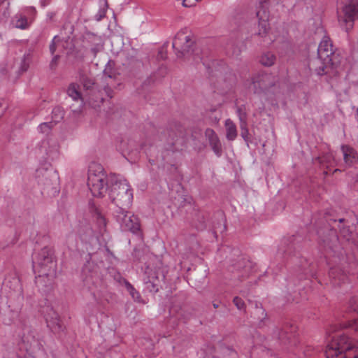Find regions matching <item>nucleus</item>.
Segmentation results:
<instances>
[{"label":"nucleus","mask_w":358,"mask_h":358,"mask_svg":"<svg viewBox=\"0 0 358 358\" xmlns=\"http://www.w3.org/2000/svg\"><path fill=\"white\" fill-rule=\"evenodd\" d=\"M327 358H358V341L345 332H338L327 343Z\"/></svg>","instance_id":"obj_1"},{"label":"nucleus","mask_w":358,"mask_h":358,"mask_svg":"<svg viewBox=\"0 0 358 358\" xmlns=\"http://www.w3.org/2000/svg\"><path fill=\"white\" fill-rule=\"evenodd\" d=\"M110 189L109 196L117 206L116 210L129 208L133 201V192L131 186L125 179L118 175L110 174Z\"/></svg>","instance_id":"obj_2"},{"label":"nucleus","mask_w":358,"mask_h":358,"mask_svg":"<svg viewBox=\"0 0 358 358\" xmlns=\"http://www.w3.org/2000/svg\"><path fill=\"white\" fill-rule=\"evenodd\" d=\"M110 186V175L108 176L103 167L92 162L88 169L87 186L94 197H103Z\"/></svg>","instance_id":"obj_3"},{"label":"nucleus","mask_w":358,"mask_h":358,"mask_svg":"<svg viewBox=\"0 0 358 358\" xmlns=\"http://www.w3.org/2000/svg\"><path fill=\"white\" fill-rule=\"evenodd\" d=\"M318 58L313 62L321 63L315 71L318 75L327 73V69L336 67L341 63L339 55L335 51L331 40L329 36H324L317 48Z\"/></svg>","instance_id":"obj_4"},{"label":"nucleus","mask_w":358,"mask_h":358,"mask_svg":"<svg viewBox=\"0 0 358 358\" xmlns=\"http://www.w3.org/2000/svg\"><path fill=\"white\" fill-rule=\"evenodd\" d=\"M33 268L38 273L36 282L41 286L42 281L51 274H55L56 264L54 262V251L50 247L43 248L33 257Z\"/></svg>","instance_id":"obj_5"},{"label":"nucleus","mask_w":358,"mask_h":358,"mask_svg":"<svg viewBox=\"0 0 358 358\" xmlns=\"http://www.w3.org/2000/svg\"><path fill=\"white\" fill-rule=\"evenodd\" d=\"M251 79L254 93L258 94H266L273 92L279 83L277 76L266 72L256 73Z\"/></svg>","instance_id":"obj_6"},{"label":"nucleus","mask_w":358,"mask_h":358,"mask_svg":"<svg viewBox=\"0 0 358 358\" xmlns=\"http://www.w3.org/2000/svg\"><path fill=\"white\" fill-rule=\"evenodd\" d=\"M185 136L184 127L180 123L172 122L164 131L162 138L169 145L167 149L174 152L178 150V148H176L178 144L182 145L184 143Z\"/></svg>","instance_id":"obj_7"},{"label":"nucleus","mask_w":358,"mask_h":358,"mask_svg":"<svg viewBox=\"0 0 358 358\" xmlns=\"http://www.w3.org/2000/svg\"><path fill=\"white\" fill-rule=\"evenodd\" d=\"M194 44L192 36L187 34V30L182 29L178 31L172 43L173 48L175 50L178 57H182L188 54Z\"/></svg>","instance_id":"obj_8"},{"label":"nucleus","mask_w":358,"mask_h":358,"mask_svg":"<svg viewBox=\"0 0 358 358\" xmlns=\"http://www.w3.org/2000/svg\"><path fill=\"white\" fill-rule=\"evenodd\" d=\"M124 208L123 210H115V217L120 222L121 228L124 231H129L134 234L140 232L141 224L137 216Z\"/></svg>","instance_id":"obj_9"},{"label":"nucleus","mask_w":358,"mask_h":358,"mask_svg":"<svg viewBox=\"0 0 358 358\" xmlns=\"http://www.w3.org/2000/svg\"><path fill=\"white\" fill-rule=\"evenodd\" d=\"M344 15L339 20L345 31L349 32L354 27L355 17L358 14V0H350L343 8Z\"/></svg>","instance_id":"obj_10"},{"label":"nucleus","mask_w":358,"mask_h":358,"mask_svg":"<svg viewBox=\"0 0 358 358\" xmlns=\"http://www.w3.org/2000/svg\"><path fill=\"white\" fill-rule=\"evenodd\" d=\"M22 346L27 352H34L43 348L38 334L35 329L26 328L22 337Z\"/></svg>","instance_id":"obj_11"},{"label":"nucleus","mask_w":358,"mask_h":358,"mask_svg":"<svg viewBox=\"0 0 358 358\" xmlns=\"http://www.w3.org/2000/svg\"><path fill=\"white\" fill-rule=\"evenodd\" d=\"M146 278L144 279L145 283L148 285V288L152 292H157L159 289V282L165 279V275L159 270H153L146 268Z\"/></svg>","instance_id":"obj_12"},{"label":"nucleus","mask_w":358,"mask_h":358,"mask_svg":"<svg viewBox=\"0 0 358 358\" xmlns=\"http://www.w3.org/2000/svg\"><path fill=\"white\" fill-rule=\"evenodd\" d=\"M297 332V327L292 322H286L283 324L281 329H277L274 333L282 342L286 343V341H290L295 338Z\"/></svg>","instance_id":"obj_13"},{"label":"nucleus","mask_w":358,"mask_h":358,"mask_svg":"<svg viewBox=\"0 0 358 358\" xmlns=\"http://www.w3.org/2000/svg\"><path fill=\"white\" fill-rule=\"evenodd\" d=\"M44 317L45 319L47 326L52 330V331L58 332L62 330V324L59 315L52 308L47 307Z\"/></svg>","instance_id":"obj_14"},{"label":"nucleus","mask_w":358,"mask_h":358,"mask_svg":"<svg viewBox=\"0 0 358 358\" xmlns=\"http://www.w3.org/2000/svg\"><path fill=\"white\" fill-rule=\"evenodd\" d=\"M329 275L334 286H341L348 281L347 274L338 266L331 267Z\"/></svg>","instance_id":"obj_15"},{"label":"nucleus","mask_w":358,"mask_h":358,"mask_svg":"<svg viewBox=\"0 0 358 358\" xmlns=\"http://www.w3.org/2000/svg\"><path fill=\"white\" fill-rule=\"evenodd\" d=\"M329 238L322 240L323 248L327 253L334 252L335 248L338 243V238L336 230L331 229L329 234Z\"/></svg>","instance_id":"obj_16"},{"label":"nucleus","mask_w":358,"mask_h":358,"mask_svg":"<svg viewBox=\"0 0 358 358\" xmlns=\"http://www.w3.org/2000/svg\"><path fill=\"white\" fill-rule=\"evenodd\" d=\"M341 150L346 164L351 166L358 161V155L356 150L349 145H342Z\"/></svg>","instance_id":"obj_17"},{"label":"nucleus","mask_w":358,"mask_h":358,"mask_svg":"<svg viewBox=\"0 0 358 358\" xmlns=\"http://www.w3.org/2000/svg\"><path fill=\"white\" fill-rule=\"evenodd\" d=\"M206 215L204 213L200 210H194L193 217L192 220V225L198 230H202L205 229Z\"/></svg>","instance_id":"obj_18"},{"label":"nucleus","mask_w":358,"mask_h":358,"mask_svg":"<svg viewBox=\"0 0 358 358\" xmlns=\"http://www.w3.org/2000/svg\"><path fill=\"white\" fill-rule=\"evenodd\" d=\"M315 163H318L326 168L335 165V159L332 152H327L315 159Z\"/></svg>","instance_id":"obj_19"},{"label":"nucleus","mask_w":358,"mask_h":358,"mask_svg":"<svg viewBox=\"0 0 358 358\" xmlns=\"http://www.w3.org/2000/svg\"><path fill=\"white\" fill-rule=\"evenodd\" d=\"M118 281L120 282H122L124 284L127 290L129 292V294L131 295V296L135 301H137V302L141 301V294L139 293V292H138L134 288V287L127 279L120 276Z\"/></svg>","instance_id":"obj_20"},{"label":"nucleus","mask_w":358,"mask_h":358,"mask_svg":"<svg viewBox=\"0 0 358 358\" xmlns=\"http://www.w3.org/2000/svg\"><path fill=\"white\" fill-rule=\"evenodd\" d=\"M226 137L229 141H234L237 137L236 126L231 119L225 121Z\"/></svg>","instance_id":"obj_21"},{"label":"nucleus","mask_w":358,"mask_h":358,"mask_svg":"<svg viewBox=\"0 0 358 358\" xmlns=\"http://www.w3.org/2000/svg\"><path fill=\"white\" fill-rule=\"evenodd\" d=\"M64 116V110L60 106H55L51 113L52 122L55 124L61 122Z\"/></svg>","instance_id":"obj_22"},{"label":"nucleus","mask_w":358,"mask_h":358,"mask_svg":"<svg viewBox=\"0 0 358 358\" xmlns=\"http://www.w3.org/2000/svg\"><path fill=\"white\" fill-rule=\"evenodd\" d=\"M275 59L276 57L273 53L267 52L262 55L260 62L265 66H271L275 64Z\"/></svg>","instance_id":"obj_23"},{"label":"nucleus","mask_w":358,"mask_h":358,"mask_svg":"<svg viewBox=\"0 0 358 358\" xmlns=\"http://www.w3.org/2000/svg\"><path fill=\"white\" fill-rule=\"evenodd\" d=\"M3 287H8L11 291L15 292L20 289V280L17 278H13L12 280L5 279L3 283Z\"/></svg>","instance_id":"obj_24"},{"label":"nucleus","mask_w":358,"mask_h":358,"mask_svg":"<svg viewBox=\"0 0 358 358\" xmlns=\"http://www.w3.org/2000/svg\"><path fill=\"white\" fill-rule=\"evenodd\" d=\"M103 73L106 76L110 78H115L117 76V72L115 69V62L112 60H109L103 70Z\"/></svg>","instance_id":"obj_25"},{"label":"nucleus","mask_w":358,"mask_h":358,"mask_svg":"<svg viewBox=\"0 0 358 358\" xmlns=\"http://www.w3.org/2000/svg\"><path fill=\"white\" fill-rule=\"evenodd\" d=\"M14 25L16 28L21 29H26L29 27L27 17L22 15L15 16Z\"/></svg>","instance_id":"obj_26"},{"label":"nucleus","mask_w":358,"mask_h":358,"mask_svg":"<svg viewBox=\"0 0 358 358\" xmlns=\"http://www.w3.org/2000/svg\"><path fill=\"white\" fill-rule=\"evenodd\" d=\"M79 85L75 83H72L69 85L67 93L69 96L73 98V100H78L81 98V93L79 90Z\"/></svg>","instance_id":"obj_27"},{"label":"nucleus","mask_w":358,"mask_h":358,"mask_svg":"<svg viewBox=\"0 0 358 358\" xmlns=\"http://www.w3.org/2000/svg\"><path fill=\"white\" fill-rule=\"evenodd\" d=\"M54 275H55V274H51L48 277L45 278V280L42 281L43 285H41V286H39L36 283V281H35V283L39 289L45 292L48 291L52 287Z\"/></svg>","instance_id":"obj_28"},{"label":"nucleus","mask_w":358,"mask_h":358,"mask_svg":"<svg viewBox=\"0 0 358 358\" xmlns=\"http://www.w3.org/2000/svg\"><path fill=\"white\" fill-rule=\"evenodd\" d=\"M236 113L238 117L240 124L248 123V115L245 106H237Z\"/></svg>","instance_id":"obj_29"},{"label":"nucleus","mask_w":358,"mask_h":358,"mask_svg":"<svg viewBox=\"0 0 358 358\" xmlns=\"http://www.w3.org/2000/svg\"><path fill=\"white\" fill-rule=\"evenodd\" d=\"M55 124L53 122H47L40 124L38 127V129L41 133L48 134L50 132L52 129L55 127Z\"/></svg>","instance_id":"obj_30"},{"label":"nucleus","mask_w":358,"mask_h":358,"mask_svg":"<svg viewBox=\"0 0 358 358\" xmlns=\"http://www.w3.org/2000/svg\"><path fill=\"white\" fill-rule=\"evenodd\" d=\"M341 234L345 238H346L348 241H352L355 245H358V241H357L355 237L354 234L352 232L349 231L348 229L343 228L341 229Z\"/></svg>","instance_id":"obj_31"},{"label":"nucleus","mask_w":358,"mask_h":358,"mask_svg":"<svg viewBox=\"0 0 358 358\" xmlns=\"http://www.w3.org/2000/svg\"><path fill=\"white\" fill-rule=\"evenodd\" d=\"M241 129V136L243 138V140L248 144L250 141V133L248 128V123L246 124H240Z\"/></svg>","instance_id":"obj_32"},{"label":"nucleus","mask_w":358,"mask_h":358,"mask_svg":"<svg viewBox=\"0 0 358 358\" xmlns=\"http://www.w3.org/2000/svg\"><path fill=\"white\" fill-rule=\"evenodd\" d=\"M343 328H352L355 331H358V319L354 318L342 324Z\"/></svg>","instance_id":"obj_33"},{"label":"nucleus","mask_w":358,"mask_h":358,"mask_svg":"<svg viewBox=\"0 0 358 358\" xmlns=\"http://www.w3.org/2000/svg\"><path fill=\"white\" fill-rule=\"evenodd\" d=\"M212 147L213 150L217 155H220L221 152V145L219 138L210 139L209 142Z\"/></svg>","instance_id":"obj_34"},{"label":"nucleus","mask_w":358,"mask_h":358,"mask_svg":"<svg viewBox=\"0 0 358 358\" xmlns=\"http://www.w3.org/2000/svg\"><path fill=\"white\" fill-rule=\"evenodd\" d=\"M29 68V59L27 56H24L20 64L19 71L20 73L26 72Z\"/></svg>","instance_id":"obj_35"},{"label":"nucleus","mask_w":358,"mask_h":358,"mask_svg":"<svg viewBox=\"0 0 358 358\" xmlns=\"http://www.w3.org/2000/svg\"><path fill=\"white\" fill-rule=\"evenodd\" d=\"M233 303L236 306V308L240 310H245L246 308V305L244 301L239 296H235L233 299Z\"/></svg>","instance_id":"obj_36"},{"label":"nucleus","mask_w":358,"mask_h":358,"mask_svg":"<svg viewBox=\"0 0 358 358\" xmlns=\"http://www.w3.org/2000/svg\"><path fill=\"white\" fill-rule=\"evenodd\" d=\"M205 134L208 138L209 142L210 141V139H215L218 138L215 131L212 129H207Z\"/></svg>","instance_id":"obj_37"},{"label":"nucleus","mask_w":358,"mask_h":358,"mask_svg":"<svg viewBox=\"0 0 358 358\" xmlns=\"http://www.w3.org/2000/svg\"><path fill=\"white\" fill-rule=\"evenodd\" d=\"M106 8H101L99 10L98 13L96 15V20H98V21L101 20L106 16Z\"/></svg>","instance_id":"obj_38"},{"label":"nucleus","mask_w":358,"mask_h":358,"mask_svg":"<svg viewBox=\"0 0 358 358\" xmlns=\"http://www.w3.org/2000/svg\"><path fill=\"white\" fill-rule=\"evenodd\" d=\"M59 56L58 55H55L54 56V57L52 58L51 62H50V68L52 69H55L57 64V61L59 59Z\"/></svg>","instance_id":"obj_39"},{"label":"nucleus","mask_w":358,"mask_h":358,"mask_svg":"<svg viewBox=\"0 0 358 358\" xmlns=\"http://www.w3.org/2000/svg\"><path fill=\"white\" fill-rule=\"evenodd\" d=\"M104 91L108 96L112 98L113 96V91L109 86H106L104 87Z\"/></svg>","instance_id":"obj_40"},{"label":"nucleus","mask_w":358,"mask_h":358,"mask_svg":"<svg viewBox=\"0 0 358 358\" xmlns=\"http://www.w3.org/2000/svg\"><path fill=\"white\" fill-rule=\"evenodd\" d=\"M57 36H55L52 43H50V51L51 52L52 55H54L55 50H56V46H55V40L56 39Z\"/></svg>","instance_id":"obj_41"},{"label":"nucleus","mask_w":358,"mask_h":358,"mask_svg":"<svg viewBox=\"0 0 358 358\" xmlns=\"http://www.w3.org/2000/svg\"><path fill=\"white\" fill-rule=\"evenodd\" d=\"M244 264H245V260L243 259H241L238 260L237 264H234L233 266L234 267V268L236 270H239Z\"/></svg>","instance_id":"obj_42"},{"label":"nucleus","mask_w":358,"mask_h":358,"mask_svg":"<svg viewBox=\"0 0 358 358\" xmlns=\"http://www.w3.org/2000/svg\"><path fill=\"white\" fill-rule=\"evenodd\" d=\"M34 352H27V354L22 357H20V358H36L32 354Z\"/></svg>","instance_id":"obj_43"},{"label":"nucleus","mask_w":358,"mask_h":358,"mask_svg":"<svg viewBox=\"0 0 358 358\" xmlns=\"http://www.w3.org/2000/svg\"><path fill=\"white\" fill-rule=\"evenodd\" d=\"M315 60H316V59H315ZM313 62H314V60H313V61H312V62H310V69H312V66H315V64H320V62H315V63L313 64Z\"/></svg>","instance_id":"obj_44"},{"label":"nucleus","mask_w":358,"mask_h":358,"mask_svg":"<svg viewBox=\"0 0 358 358\" xmlns=\"http://www.w3.org/2000/svg\"><path fill=\"white\" fill-rule=\"evenodd\" d=\"M213 305L215 308H217L218 307V305L217 303H213Z\"/></svg>","instance_id":"obj_45"},{"label":"nucleus","mask_w":358,"mask_h":358,"mask_svg":"<svg viewBox=\"0 0 358 358\" xmlns=\"http://www.w3.org/2000/svg\"><path fill=\"white\" fill-rule=\"evenodd\" d=\"M6 0H0V6Z\"/></svg>","instance_id":"obj_46"},{"label":"nucleus","mask_w":358,"mask_h":358,"mask_svg":"<svg viewBox=\"0 0 358 358\" xmlns=\"http://www.w3.org/2000/svg\"><path fill=\"white\" fill-rule=\"evenodd\" d=\"M344 220H345L344 219H339V222H344Z\"/></svg>","instance_id":"obj_47"},{"label":"nucleus","mask_w":358,"mask_h":358,"mask_svg":"<svg viewBox=\"0 0 358 358\" xmlns=\"http://www.w3.org/2000/svg\"><path fill=\"white\" fill-rule=\"evenodd\" d=\"M101 218L102 219L103 222H104V224H106L105 218H103V217H101Z\"/></svg>","instance_id":"obj_48"},{"label":"nucleus","mask_w":358,"mask_h":358,"mask_svg":"<svg viewBox=\"0 0 358 358\" xmlns=\"http://www.w3.org/2000/svg\"><path fill=\"white\" fill-rule=\"evenodd\" d=\"M327 173H327V171H324V175H327Z\"/></svg>","instance_id":"obj_49"},{"label":"nucleus","mask_w":358,"mask_h":358,"mask_svg":"<svg viewBox=\"0 0 358 358\" xmlns=\"http://www.w3.org/2000/svg\"><path fill=\"white\" fill-rule=\"evenodd\" d=\"M1 106H2V104H1V103H0V107H1Z\"/></svg>","instance_id":"obj_50"}]
</instances>
